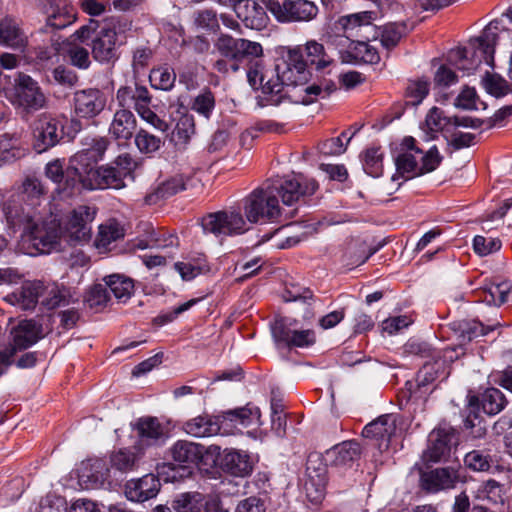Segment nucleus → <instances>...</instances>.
I'll return each mask as SVG.
<instances>
[{"instance_id":"48","label":"nucleus","mask_w":512,"mask_h":512,"mask_svg":"<svg viewBox=\"0 0 512 512\" xmlns=\"http://www.w3.org/2000/svg\"><path fill=\"white\" fill-rule=\"evenodd\" d=\"M497 325L498 323H495L491 326L485 327L482 323L478 321L464 322L460 324V344L457 347V350H463L462 345L465 342H469L479 336L486 335L488 331H492ZM461 354H464V351H461Z\"/></svg>"},{"instance_id":"26","label":"nucleus","mask_w":512,"mask_h":512,"mask_svg":"<svg viewBox=\"0 0 512 512\" xmlns=\"http://www.w3.org/2000/svg\"><path fill=\"white\" fill-rule=\"evenodd\" d=\"M41 286L26 282L20 288L5 296L4 300L21 310H32L38 303Z\"/></svg>"},{"instance_id":"64","label":"nucleus","mask_w":512,"mask_h":512,"mask_svg":"<svg viewBox=\"0 0 512 512\" xmlns=\"http://www.w3.org/2000/svg\"><path fill=\"white\" fill-rule=\"evenodd\" d=\"M174 266L175 269L180 273L183 280H192L201 274L206 268V265L202 260H199L196 263L191 261L177 262Z\"/></svg>"},{"instance_id":"6","label":"nucleus","mask_w":512,"mask_h":512,"mask_svg":"<svg viewBox=\"0 0 512 512\" xmlns=\"http://www.w3.org/2000/svg\"><path fill=\"white\" fill-rule=\"evenodd\" d=\"M43 337L42 326L32 319L8 322V345L0 349V376L13 364L17 352L35 345Z\"/></svg>"},{"instance_id":"54","label":"nucleus","mask_w":512,"mask_h":512,"mask_svg":"<svg viewBox=\"0 0 512 512\" xmlns=\"http://www.w3.org/2000/svg\"><path fill=\"white\" fill-rule=\"evenodd\" d=\"M326 481L324 474H317V480L309 473L304 488L307 498L312 503H320L325 496Z\"/></svg>"},{"instance_id":"32","label":"nucleus","mask_w":512,"mask_h":512,"mask_svg":"<svg viewBox=\"0 0 512 512\" xmlns=\"http://www.w3.org/2000/svg\"><path fill=\"white\" fill-rule=\"evenodd\" d=\"M475 498L486 505H503L505 501L504 485L494 479H489L478 485L474 492Z\"/></svg>"},{"instance_id":"21","label":"nucleus","mask_w":512,"mask_h":512,"mask_svg":"<svg viewBox=\"0 0 512 512\" xmlns=\"http://www.w3.org/2000/svg\"><path fill=\"white\" fill-rule=\"evenodd\" d=\"M137 127L134 114L127 108H119L115 111L109 126V134L119 144H127L132 138Z\"/></svg>"},{"instance_id":"61","label":"nucleus","mask_w":512,"mask_h":512,"mask_svg":"<svg viewBox=\"0 0 512 512\" xmlns=\"http://www.w3.org/2000/svg\"><path fill=\"white\" fill-rule=\"evenodd\" d=\"M215 106V99L211 91H203L193 101L192 109L205 118H209Z\"/></svg>"},{"instance_id":"3","label":"nucleus","mask_w":512,"mask_h":512,"mask_svg":"<svg viewBox=\"0 0 512 512\" xmlns=\"http://www.w3.org/2000/svg\"><path fill=\"white\" fill-rule=\"evenodd\" d=\"M394 161L396 173L392 180L402 178L406 181L434 171L440 165L442 156L436 146L424 152L418 147L415 138L406 136L399 144Z\"/></svg>"},{"instance_id":"37","label":"nucleus","mask_w":512,"mask_h":512,"mask_svg":"<svg viewBox=\"0 0 512 512\" xmlns=\"http://www.w3.org/2000/svg\"><path fill=\"white\" fill-rule=\"evenodd\" d=\"M108 146V141L105 138L92 139V143L89 148L83 149L77 152L71 157V165H73V173H77L79 165L83 162H97Z\"/></svg>"},{"instance_id":"53","label":"nucleus","mask_w":512,"mask_h":512,"mask_svg":"<svg viewBox=\"0 0 512 512\" xmlns=\"http://www.w3.org/2000/svg\"><path fill=\"white\" fill-rule=\"evenodd\" d=\"M464 464L474 472H489L493 466L491 456L481 450L468 452L464 457Z\"/></svg>"},{"instance_id":"43","label":"nucleus","mask_w":512,"mask_h":512,"mask_svg":"<svg viewBox=\"0 0 512 512\" xmlns=\"http://www.w3.org/2000/svg\"><path fill=\"white\" fill-rule=\"evenodd\" d=\"M383 151L379 147H370L365 150L362 156L364 171L372 176L379 177L383 173Z\"/></svg>"},{"instance_id":"33","label":"nucleus","mask_w":512,"mask_h":512,"mask_svg":"<svg viewBox=\"0 0 512 512\" xmlns=\"http://www.w3.org/2000/svg\"><path fill=\"white\" fill-rule=\"evenodd\" d=\"M199 180L191 175L177 174L161 183L157 190L156 195L158 198H168L180 191L195 188Z\"/></svg>"},{"instance_id":"38","label":"nucleus","mask_w":512,"mask_h":512,"mask_svg":"<svg viewBox=\"0 0 512 512\" xmlns=\"http://www.w3.org/2000/svg\"><path fill=\"white\" fill-rule=\"evenodd\" d=\"M306 64L314 66L317 70H323L333 64L334 59L330 51L317 41H308L305 45Z\"/></svg>"},{"instance_id":"25","label":"nucleus","mask_w":512,"mask_h":512,"mask_svg":"<svg viewBox=\"0 0 512 512\" xmlns=\"http://www.w3.org/2000/svg\"><path fill=\"white\" fill-rule=\"evenodd\" d=\"M134 429L138 436L136 446L141 450L144 447L156 445L164 436L163 426L155 417L138 419L134 425Z\"/></svg>"},{"instance_id":"44","label":"nucleus","mask_w":512,"mask_h":512,"mask_svg":"<svg viewBox=\"0 0 512 512\" xmlns=\"http://www.w3.org/2000/svg\"><path fill=\"white\" fill-rule=\"evenodd\" d=\"M124 230L116 221H108L100 225L96 238V246L98 249H106L112 242L122 238Z\"/></svg>"},{"instance_id":"30","label":"nucleus","mask_w":512,"mask_h":512,"mask_svg":"<svg viewBox=\"0 0 512 512\" xmlns=\"http://www.w3.org/2000/svg\"><path fill=\"white\" fill-rule=\"evenodd\" d=\"M204 447L187 440H178L171 447V455L174 461L180 464H197L204 455Z\"/></svg>"},{"instance_id":"36","label":"nucleus","mask_w":512,"mask_h":512,"mask_svg":"<svg viewBox=\"0 0 512 512\" xmlns=\"http://www.w3.org/2000/svg\"><path fill=\"white\" fill-rule=\"evenodd\" d=\"M104 282L119 302H127L134 292L133 279L123 274H111L106 276Z\"/></svg>"},{"instance_id":"22","label":"nucleus","mask_w":512,"mask_h":512,"mask_svg":"<svg viewBox=\"0 0 512 512\" xmlns=\"http://www.w3.org/2000/svg\"><path fill=\"white\" fill-rule=\"evenodd\" d=\"M235 13L247 28L261 30L267 25L266 11L256 0H240Z\"/></svg>"},{"instance_id":"62","label":"nucleus","mask_w":512,"mask_h":512,"mask_svg":"<svg viewBox=\"0 0 512 512\" xmlns=\"http://www.w3.org/2000/svg\"><path fill=\"white\" fill-rule=\"evenodd\" d=\"M373 20V12L363 11L350 14L341 18L340 22L346 31L357 27L370 25Z\"/></svg>"},{"instance_id":"34","label":"nucleus","mask_w":512,"mask_h":512,"mask_svg":"<svg viewBox=\"0 0 512 512\" xmlns=\"http://www.w3.org/2000/svg\"><path fill=\"white\" fill-rule=\"evenodd\" d=\"M52 13L47 18V26L62 29L72 24L76 19V11L67 0H54Z\"/></svg>"},{"instance_id":"4","label":"nucleus","mask_w":512,"mask_h":512,"mask_svg":"<svg viewBox=\"0 0 512 512\" xmlns=\"http://www.w3.org/2000/svg\"><path fill=\"white\" fill-rule=\"evenodd\" d=\"M242 209L250 224L284 223L295 215V209L280 206L270 180L255 188L242 200Z\"/></svg>"},{"instance_id":"58","label":"nucleus","mask_w":512,"mask_h":512,"mask_svg":"<svg viewBox=\"0 0 512 512\" xmlns=\"http://www.w3.org/2000/svg\"><path fill=\"white\" fill-rule=\"evenodd\" d=\"M108 287L105 284H95L88 291L85 301L90 308L99 309L109 301Z\"/></svg>"},{"instance_id":"7","label":"nucleus","mask_w":512,"mask_h":512,"mask_svg":"<svg viewBox=\"0 0 512 512\" xmlns=\"http://www.w3.org/2000/svg\"><path fill=\"white\" fill-rule=\"evenodd\" d=\"M249 224L240 207L209 213L201 219L204 233H211L216 237L243 234L249 230Z\"/></svg>"},{"instance_id":"49","label":"nucleus","mask_w":512,"mask_h":512,"mask_svg":"<svg viewBox=\"0 0 512 512\" xmlns=\"http://www.w3.org/2000/svg\"><path fill=\"white\" fill-rule=\"evenodd\" d=\"M227 416L231 421H236L244 427L251 425H261L260 409L256 406H246L233 411L227 412Z\"/></svg>"},{"instance_id":"23","label":"nucleus","mask_w":512,"mask_h":512,"mask_svg":"<svg viewBox=\"0 0 512 512\" xmlns=\"http://www.w3.org/2000/svg\"><path fill=\"white\" fill-rule=\"evenodd\" d=\"M109 469L101 459L82 463L78 472L79 483L85 489L102 487L108 480Z\"/></svg>"},{"instance_id":"46","label":"nucleus","mask_w":512,"mask_h":512,"mask_svg":"<svg viewBox=\"0 0 512 512\" xmlns=\"http://www.w3.org/2000/svg\"><path fill=\"white\" fill-rule=\"evenodd\" d=\"M176 75L168 66L153 68L149 74V81L153 88L169 91L173 88Z\"/></svg>"},{"instance_id":"8","label":"nucleus","mask_w":512,"mask_h":512,"mask_svg":"<svg viewBox=\"0 0 512 512\" xmlns=\"http://www.w3.org/2000/svg\"><path fill=\"white\" fill-rule=\"evenodd\" d=\"M96 216L93 207L81 205L70 211L58 224L63 240L72 245L88 242L92 235L91 223Z\"/></svg>"},{"instance_id":"14","label":"nucleus","mask_w":512,"mask_h":512,"mask_svg":"<svg viewBox=\"0 0 512 512\" xmlns=\"http://www.w3.org/2000/svg\"><path fill=\"white\" fill-rule=\"evenodd\" d=\"M271 332L274 341L277 344H283L287 347L307 348L316 341L315 332L311 329L293 330L283 318L276 319L271 325Z\"/></svg>"},{"instance_id":"1","label":"nucleus","mask_w":512,"mask_h":512,"mask_svg":"<svg viewBox=\"0 0 512 512\" xmlns=\"http://www.w3.org/2000/svg\"><path fill=\"white\" fill-rule=\"evenodd\" d=\"M310 72L299 48L290 49L283 69H267L263 60L251 62L247 70V79L253 89H261L267 96H276L283 86H298L308 82Z\"/></svg>"},{"instance_id":"11","label":"nucleus","mask_w":512,"mask_h":512,"mask_svg":"<svg viewBox=\"0 0 512 512\" xmlns=\"http://www.w3.org/2000/svg\"><path fill=\"white\" fill-rule=\"evenodd\" d=\"M266 8L282 23L310 21L318 13L317 6L308 0H268Z\"/></svg>"},{"instance_id":"39","label":"nucleus","mask_w":512,"mask_h":512,"mask_svg":"<svg viewBox=\"0 0 512 512\" xmlns=\"http://www.w3.org/2000/svg\"><path fill=\"white\" fill-rule=\"evenodd\" d=\"M431 359L426 361L417 373L416 382L418 388L424 387L438 378H445L449 374L446 371L444 362H440V359L436 357Z\"/></svg>"},{"instance_id":"2","label":"nucleus","mask_w":512,"mask_h":512,"mask_svg":"<svg viewBox=\"0 0 512 512\" xmlns=\"http://www.w3.org/2000/svg\"><path fill=\"white\" fill-rule=\"evenodd\" d=\"M500 21H491L482 34L471 39L466 47H457L448 53L450 65L466 74L473 73L484 62L493 67L494 48L497 40L506 38L509 32L503 30Z\"/></svg>"},{"instance_id":"9","label":"nucleus","mask_w":512,"mask_h":512,"mask_svg":"<svg viewBox=\"0 0 512 512\" xmlns=\"http://www.w3.org/2000/svg\"><path fill=\"white\" fill-rule=\"evenodd\" d=\"M270 187L275 190L276 197L281 198L284 206L292 207L302 198L313 195L318 184L303 174H293L271 180Z\"/></svg>"},{"instance_id":"12","label":"nucleus","mask_w":512,"mask_h":512,"mask_svg":"<svg viewBox=\"0 0 512 512\" xmlns=\"http://www.w3.org/2000/svg\"><path fill=\"white\" fill-rule=\"evenodd\" d=\"M11 102L27 112H35L46 107L47 98L37 81L29 75L19 73L15 79Z\"/></svg>"},{"instance_id":"47","label":"nucleus","mask_w":512,"mask_h":512,"mask_svg":"<svg viewBox=\"0 0 512 512\" xmlns=\"http://www.w3.org/2000/svg\"><path fill=\"white\" fill-rule=\"evenodd\" d=\"M204 496L198 492H189L179 495L173 501L176 512H202Z\"/></svg>"},{"instance_id":"5","label":"nucleus","mask_w":512,"mask_h":512,"mask_svg":"<svg viewBox=\"0 0 512 512\" xmlns=\"http://www.w3.org/2000/svg\"><path fill=\"white\" fill-rule=\"evenodd\" d=\"M5 215L10 227L22 231V235L27 237L39 253L47 254L58 249L63 236L54 221L38 225L23 210L10 207L5 210Z\"/></svg>"},{"instance_id":"27","label":"nucleus","mask_w":512,"mask_h":512,"mask_svg":"<svg viewBox=\"0 0 512 512\" xmlns=\"http://www.w3.org/2000/svg\"><path fill=\"white\" fill-rule=\"evenodd\" d=\"M222 465L230 474L245 477L252 472L254 460L246 451L231 449L225 451Z\"/></svg>"},{"instance_id":"16","label":"nucleus","mask_w":512,"mask_h":512,"mask_svg":"<svg viewBox=\"0 0 512 512\" xmlns=\"http://www.w3.org/2000/svg\"><path fill=\"white\" fill-rule=\"evenodd\" d=\"M95 162H83L79 165L77 173H73V165L67 172L66 187H70L78 191L80 187L87 190L105 189V185L100 182L104 181V175L101 167H94Z\"/></svg>"},{"instance_id":"18","label":"nucleus","mask_w":512,"mask_h":512,"mask_svg":"<svg viewBox=\"0 0 512 512\" xmlns=\"http://www.w3.org/2000/svg\"><path fill=\"white\" fill-rule=\"evenodd\" d=\"M461 480L459 469L452 467L436 468L421 476L422 488L430 493L453 489Z\"/></svg>"},{"instance_id":"15","label":"nucleus","mask_w":512,"mask_h":512,"mask_svg":"<svg viewBox=\"0 0 512 512\" xmlns=\"http://www.w3.org/2000/svg\"><path fill=\"white\" fill-rule=\"evenodd\" d=\"M457 441L454 428L449 425H441L429 434L425 457L433 462L441 461L450 454L452 445H456Z\"/></svg>"},{"instance_id":"52","label":"nucleus","mask_w":512,"mask_h":512,"mask_svg":"<svg viewBox=\"0 0 512 512\" xmlns=\"http://www.w3.org/2000/svg\"><path fill=\"white\" fill-rule=\"evenodd\" d=\"M482 84L486 92L496 98H501L510 92L508 82L499 74L486 72Z\"/></svg>"},{"instance_id":"55","label":"nucleus","mask_w":512,"mask_h":512,"mask_svg":"<svg viewBox=\"0 0 512 512\" xmlns=\"http://www.w3.org/2000/svg\"><path fill=\"white\" fill-rule=\"evenodd\" d=\"M134 142L137 149L142 154H152L158 151L162 145V141L159 137L150 134L144 129H140L136 132Z\"/></svg>"},{"instance_id":"45","label":"nucleus","mask_w":512,"mask_h":512,"mask_svg":"<svg viewBox=\"0 0 512 512\" xmlns=\"http://www.w3.org/2000/svg\"><path fill=\"white\" fill-rule=\"evenodd\" d=\"M449 122V120L442 115V111L433 107L426 116L425 123L421 127L425 135V141L434 139Z\"/></svg>"},{"instance_id":"13","label":"nucleus","mask_w":512,"mask_h":512,"mask_svg":"<svg viewBox=\"0 0 512 512\" xmlns=\"http://www.w3.org/2000/svg\"><path fill=\"white\" fill-rule=\"evenodd\" d=\"M219 53L235 62L248 60V69L251 62L262 60L263 48L260 43L243 38H233L229 35H221L215 44Z\"/></svg>"},{"instance_id":"57","label":"nucleus","mask_w":512,"mask_h":512,"mask_svg":"<svg viewBox=\"0 0 512 512\" xmlns=\"http://www.w3.org/2000/svg\"><path fill=\"white\" fill-rule=\"evenodd\" d=\"M42 303L48 309H55L69 305L71 303V297L67 289L52 287Z\"/></svg>"},{"instance_id":"10","label":"nucleus","mask_w":512,"mask_h":512,"mask_svg":"<svg viewBox=\"0 0 512 512\" xmlns=\"http://www.w3.org/2000/svg\"><path fill=\"white\" fill-rule=\"evenodd\" d=\"M33 147L38 153L56 146L64 136V121L48 113L40 114L33 122Z\"/></svg>"},{"instance_id":"63","label":"nucleus","mask_w":512,"mask_h":512,"mask_svg":"<svg viewBox=\"0 0 512 512\" xmlns=\"http://www.w3.org/2000/svg\"><path fill=\"white\" fill-rule=\"evenodd\" d=\"M21 192L28 199H39L46 192L45 187L40 179L34 176H27L21 185Z\"/></svg>"},{"instance_id":"19","label":"nucleus","mask_w":512,"mask_h":512,"mask_svg":"<svg viewBox=\"0 0 512 512\" xmlns=\"http://www.w3.org/2000/svg\"><path fill=\"white\" fill-rule=\"evenodd\" d=\"M160 481L154 474H146L138 479H131L125 484V496L132 502L142 503L157 496Z\"/></svg>"},{"instance_id":"51","label":"nucleus","mask_w":512,"mask_h":512,"mask_svg":"<svg viewBox=\"0 0 512 512\" xmlns=\"http://www.w3.org/2000/svg\"><path fill=\"white\" fill-rule=\"evenodd\" d=\"M482 408L488 415L498 414L506 404L504 394L496 388H488L482 395Z\"/></svg>"},{"instance_id":"35","label":"nucleus","mask_w":512,"mask_h":512,"mask_svg":"<svg viewBox=\"0 0 512 512\" xmlns=\"http://www.w3.org/2000/svg\"><path fill=\"white\" fill-rule=\"evenodd\" d=\"M141 457L142 451L137 446L119 449L110 457L111 467L120 472H131L136 469Z\"/></svg>"},{"instance_id":"50","label":"nucleus","mask_w":512,"mask_h":512,"mask_svg":"<svg viewBox=\"0 0 512 512\" xmlns=\"http://www.w3.org/2000/svg\"><path fill=\"white\" fill-rule=\"evenodd\" d=\"M430 83L427 79H417L409 81L405 97L406 104L411 106L419 105L429 93Z\"/></svg>"},{"instance_id":"60","label":"nucleus","mask_w":512,"mask_h":512,"mask_svg":"<svg viewBox=\"0 0 512 512\" xmlns=\"http://www.w3.org/2000/svg\"><path fill=\"white\" fill-rule=\"evenodd\" d=\"M500 248L501 241L497 238L477 235L473 239V249L479 256H487Z\"/></svg>"},{"instance_id":"28","label":"nucleus","mask_w":512,"mask_h":512,"mask_svg":"<svg viewBox=\"0 0 512 512\" xmlns=\"http://www.w3.org/2000/svg\"><path fill=\"white\" fill-rule=\"evenodd\" d=\"M0 44L14 49H23L27 36L16 19L5 16L0 19Z\"/></svg>"},{"instance_id":"17","label":"nucleus","mask_w":512,"mask_h":512,"mask_svg":"<svg viewBox=\"0 0 512 512\" xmlns=\"http://www.w3.org/2000/svg\"><path fill=\"white\" fill-rule=\"evenodd\" d=\"M106 103L105 94L96 88L83 89L74 94L75 113L80 118L96 117L104 110Z\"/></svg>"},{"instance_id":"24","label":"nucleus","mask_w":512,"mask_h":512,"mask_svg":"<svg viewBox=\"0 0 512 512\" xmlns=\"http://www.w3.org/2000/svg\"><path fill=\"white\" fill-rule=\"evenodd\" d=\"M117 33L113 29H101L92 41V54L96 61L108 63L116 57Z\"/></svg>"},{"instance_id":"41","label":"nucleus","mask_w":512,"mask_h":512,"mask_svg":"<svg viewBox=\"0 0 512 512\" xmlns=\"http://www.w3.org/2000/svg\"><path fill=\"white\" fill-rule=\"evenodd\" d=\"M61 51L71 65L79 69H88L91 65L90 53L87 48L73 41L63 42Z\"/></svg>"},{"instance_id":"29","label":"nucleus","mask_w":512,"mask_h":512,"mask_svg":"<svg viewBox=\"0 0 512 512\" xmlns=\"http://www.w3.org/2000/svg\"><path fill=\"white\" fill-rule=\"evenodd\" d=\"M360 455V446L356 441H344L325 453V461L333 466H345Z\"/></svg>"},{"instance_id":"20","label":"nucleus","mask_w":512,"mask_h":512,"mask_svg":"<svg viewBox=\"0 0 512 512\" xmlns=\"http://www.w3.org/2000/svg\"><path fill=\"white\" fill-rule=\"evenodd\" d=\"M397 417L393 414H385L376 420L367 424L362 435L366 438L376 439L379 441V448H387L391 438L395 435L397 426Z\"/></svg>"},{"instance_id":"56","label":"nucleus","mask_w":512,"mask_h":512,"mask_svg":"<svg viewBox=\"0 0 512 512\" xmlns=\"http://www.w3.org/2000/svg\"><path fill=\"white\" fill-rule=\"evenodd\" d=\"M357 129L351 134L342 132L340 136L326 140L321 144L320 150L326 155H340L345 152L351 138L356 134Z\"/></svg>"},{"instance_id":"31","label":"nucleus","mask_w":512,"mask_h":512,"mask_svg":"<svg viewBox=\"0 0 512 512\" xmlns=\"http://www.w3.org/2000/svg\"><path fill=\"white\" fill-rule=\"evenodd\" d=\"M183 429L187 434L194 437H210L220 431V425L217 418L200 415L185 422Z\"/></svg>"},{"instance_id":"42","label":"nucleus","mask_w":512,"mask_h":512,"mask_svg":"<svg viewBox=\"0 0 512 512\" xmlns=\"http://www.w3.org/2000/svg\"><path fill=\"white\" fill-rule=\"evenodd\" d=\"M71 168V160L69 166L64 170V163L60 159H55L48 162L45 166V174L47 178L58 185V189L61 190L65 195L70 196L75 192V189L66 187V176L68 170Z\"/></svg>"},{"instance_id":"59","label":"nucleus","mask_w":512,"mask_h":512,"mask_svg":"<svg viewBox=\"0 0 512 512\" xmlns=\"http://www.w3.org/2000/svg\"><path fill=\"white\" fill-rule=\"evenodd\" d=\"M404 30L405 26L402 24L391 23L385 25L381 33V44L387 49L395 47L400 41Z\"/></svg>"},{"instance_id":"40","label":"nucleus","mask_w":512,"mask_h":512,"mask_svg":"<svg viewBox=\"0 0 512 512\" xmlns=\"http://www.w3.org/2000/svg\"><path fill=\"white\" fill-rule=\"evenodd\" d=\"M511 287L512 286L509 281L490 283L481 290L480 301L488 305L500 306L506 302L507 296L511 291Z\"/></svg>"}]
</instances>
